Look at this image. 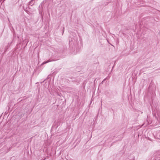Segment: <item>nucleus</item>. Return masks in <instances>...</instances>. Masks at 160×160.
I'll list each match as a JSON object with an SVG mask.
<instances>
[{
	"instance_id": "obj_1",
	"label": "nucleus",
	"mask_w": 160,
	"mask_h": 160,
	"mask_svg": "<svg viewBox=\"0 0 160 160\" xmlns=\"http://www.w3.org/2000/svg\"><path fill=\"white\" fill-rule=\"evenodd\" d=\"M49 61H47V62H43L42 64H41V65H42V64H45V63H46L48 62H49Z\"/></svg>"
}]
</instances>
